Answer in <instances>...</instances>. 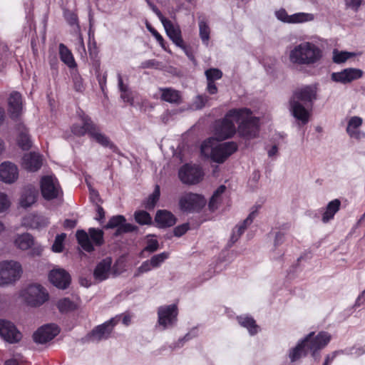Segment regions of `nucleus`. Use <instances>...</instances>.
<instances>
[{
    "instance_id": "1",
    "label": "nucleus",
    "mask_w": 365,
    "mask_h": 365,
    "mask_svg": "<svg viewBox=\"0 0 365 365\" xmlns=\"http://www.w3.org/2000/svg\"><path fill=\"white\" fill-rule=\"evenodd\" d=\"M331 338V335L327 331H320L317 335H315L314 331L310 332L290 350L289 356L291 361L294 362L306 356L309 352H311L315 360L318 359L317 351L324 348L329 343Z\"/></svg>"
},
{
    "instance_id": "2",
    "label": "nucleus",
    "mask_w": 365,
    "mask_h": 365,
    "mask_svg": "<svg viewBox=\"0 0 365 365\" xmlns=\"http://www.w3.org/2000/svg\"><path fill=\"white\" fill-rule=\"evenodd\" d=\"M228 115L238 123L237 132L240 137L250 140L258 136L259 132V119L252 115V111L247 108H232L229 110Z\"/></svg>"
},
{
    "instance_id": "3",
    "label": "nucleus",
    "mask_w": 365,
    "mask_h": 365,
    "mask_svg": "<svg viewBox=\"0 0 365 365\" xmlns=\"http://www.w3.org/2000/svg\"><path fill=\"white\" fill-rule=\"evenodd\" d=\"M81 124L74 123L71 126V132L76 136L82 137L87 134L89 138L101 145L110 149L115 148V145L110 141L109 138L101 133V128L96 125L91 118L83 113L80 115Z\"/></svg>"
},
{
    "instance_id": "4",
    "label": "nucleus",
    "mask_w": 365,
    "mask_h": 365,
    "mask_svg": "<svg viewBox=\"0 0 365 365\" xmlns=\"http://www.w3.org/2000/svg\"><path fill=\"white\" fill-rule=\"evenodd\" d=\"M322 58V51L311 42H303L294 46L289 55L290 62L296 65H312Z\"/></svg>"
},
{
    "instance_id": "5",
    "label": "nucleus",
    "mask_w": 365,
    "mask_h": 365,
    "mask_svg": "<svg viewBox=\"0 0 365 365\" xmlns=\"http://www.w3.org/2000/svg\"><path fill=\"white\" fill-rule=\"evenodd\" d=\"M78 245L87 252L94 251V246L101 247L104 242V232L99 228L91 227L88 232L78 230L76 233Z\"/></svg>"
},
{
    "instance_id": "6",
    "label": "nucleus",
    "mask_w": 365,
    "mask_h": 365,
    "mask_svg": "<svg viewBox=\"0 0 365 365\" xmlns=\"http://www.w3.org/2000/svg\"><path fill=\"white\" fill-rule=\"evenodd\" d=\"M204 175L202 167L196 164L185 163L180 167L178 171L180 181L188 185L200 183L203 180Z\"/></svg>"
},
{
    "instance_id": "7",
    "label": "nucleus",
    "mask_w": 365,
    "mask_h": 365,
    "mask_svg": "<svg viewBox=\"0 0 365 365\" xmlns=\"http://www.w3.org/2000/svg\"><path fill=\"white\" fill-rule=\"evenodd\" d=\"M22 273L21 265L13 260L0 262V286L12 284L18 280Z\"/></svg>"
},
{
    "instance_id": "8",
    "label": "nucleus",
    "mask_w": 365,
    "mask_h": 365,
    "mask_svg": "<svg viewBox=\"0 0 365 365\" xmlns=\"http://www.w3.org/2000/svg\"><path fill=\"white\" fill-rule=\"evenodd\" d=\"M179 207L183 212H200L206 205V200L202 195L187 192L179 199Z\"/></svg>"
},
{
    "instance_id": "9",
    "label": "nucleus",
    "mask_w": 365,
    "mask_h": 365,
    "mask_svg": "<svg viewBox=\"0 0 365 365\" xmlns=\"http://www.w3.org/2000/svg\"><path fill=\"white\" fill-rule=\"evenodd\" d=\"M228 114L229 110L224 118L215 122L213 132L217 140L222 141L231 138L236 133V127L232 120L233 116L228 115Z\"/></svg>"
},
{
    "instance_id": "10",
    "label": "nucleus",
    "mask_w": 365,
    "mask_h": 365,
    "mask_svg": "<svg viewBox=\"0 0 365 365\" xmlns=\"http://www.w3.org/2000/svg\"><path fill=\"white\" fill-rule=\"evenodd\" d=\"M26 302L31 307H39L48 299V293L40 284H31L24 291Z\"/></svg>"
},
{
    "instance_id": "11",
    "label": "nucleus",
    "mask_w": 365,
    "mask_h": 365,
    "mask_svg": "<svg viewBox=\"0 0 365 365\" xmlns=\"http://www.w3.org/2000/svg\"><path fill=\"white\" fill-rule=\"evenodd\" d=\"M178 309L175 304L161 306L158 309V322L163 329L173 327L178 321Z\"/></svg>"
},
{
    "instance_id": "12",
    "label": "nucleus",
    "mask_w": 365,
    "mask_h": 365,
    "mask_svg": "<svg viewBox=\"0 0 365 365\" xmlns=\"http://www.w3.org/2000/svg\"><path fill=\"white\" fill-rule=\"evenodd\" d=\"M40 184L41 195L45 200H51L58 197L61 187L55 176H43Z\"/></svg>"
},
{
    "instance_id": "13",
    "label": "nucleus",
    "mask_w": 365,
    "mask_h": 365,
    "mask_svg": "<svg viewBox=\"0 0 365 365\" xmlns=\"http://www.w3.org/2000/svg\"><path fill=\"white\" fill-rule=\"evenodd\" d=\"M106 230L116 228L115 236H119L124 233L136 232L138 227L130 223L126 222V219L123 215H118L111 217L108 223L104 226Z\"/></svg>"
},
{
    "instance_id": "14",
    "label": "nucleus",
    "mask_w": 365,
    "mask_h": 365,
    "mask_svg": "<svg viewBox=\"0 0 365 365\" xmlns=\"http://www.w3.org/2000/svg\"><path fill=\"white\" fill-rule=\"evenodd\" d=\"M120 317H115L105 322L102 324L98 325L93 329L88 334V336L92 340L101 341L110 337L114 327L118 324Z\"/></svg>"
},
{
    "instance_id": "15",
    "label": "nucleus",
    "mask_w": 365,
    "mask_h": 365,
    "mask_svg": "<svg viewBox=\"0 0 365 365\" xmlns=\"http://www.w3.org/2000/svg\"><path fill=\"white\" fill-rule=\"evenodd\" d=\"M238 149L237 143L225 142L214 146L212 153V160L217 163H223L230 155Z\"/></svg>"
},
{
    "instance_id": "16",
    "label": "nucleus",
    "mask_w": 365,
    "mask_h": 365,
    "mask_svg": "<svg viewBox=\"0 0 365 365\" xmlns=\"http://www.w3.org/2000/svg\"><path fill=\"white\" fill-rule=\"evenodd\" d=\"M60 332L59 327L54 324L40 327L34 334L33 340L37 344H46L54 339Z\"/></svg>"
},
{
    "instance_id": "17",
    "label": "nucleus",
    "mask_w": 365,
    "mask_h": 365,
    "mask_svg": "<svg viewBox=\"0 0 365 365\" xmlns=\"http://www.w3.org/2000/svg\"><path fill=\"white\" fill-rule=\"evenodd\" d=\"M22 113L23 101L21 94L18 91H13L8 98V113L9 118L15 122L20 121Z\"/></svg>"
},
{
    "instance_id": "18",
    "label": "nucleus",
    "mask_w": 365,
    "mask_h": 365,
    "mask_svg": "<svg viewBox=\"0 0 365 365\" xmlns=\"http://www.w3.org/2000/svg\"><path fill=\"white\" fill-rule=\"evenodd\" d=\"M0 336L6 341L14 344L19 342L22 337L21 333L11 322L0 319Z\"/></svg>"
},
{
    "instance_id": "19",
    "label": "nucleus",
    "mask_w": 365,
    "mask_h": 365,
    "mask_svg": "<svg viewBox=\"0 0 365 365\" xmlns=\"http://www.w3.org/2000/svg\"><path fill=\"white\" fill-rule=\"evenodd\" d=\"M364 71L359 68H349L339 72H334L331 75V79L336 83L346 84L363 76Z\"/></svg>"
},
{
    "instance_id": "20",
    "label": "nucleus",
    "mask_w": 365,
    "mask_h": 365,
    "mask_svg": "<svg viewBox=\"0 0 365 365\" xmlns=\"http://www.w3.org/2000/svg\"><path fill=\"white\" fill-rule=\"evenodd\" d=\"M50 282L58 289H65L71 284V276L63 269H54L49 272Z\"/></svg>"
},
{
    "instance_id": "21",
    "label": "nucleus",
    "mask_w": 365,
    "mask_h": 365,
    "mask_svg": "<svg viewBox=\"0 0 365 365\" xmlns=\"http://www.w3.org/2000/svg\"><path fill=\"white\" fill-rule=\"evenodd\" d=\"M155 226L160 229L173 227L177 222L176 217L167 210H158L154 218Z\"/></svg>"
},
{
    "instance_id": "22",
    "label": "nucleus",
    "mask_w": 365,
    "mask_h": 365,
    "mask_svg": "<svg viewBox=\"0 0 365 365\" xmlns=\"http://www.w3.org/2000/svg\"><path fill=\"white\" fill-rule=\"evenodd\" d=\"M19 177L17 166L11 162H4L0 165V180L6 183L15 182Z\"/></svg>"
},
{
    "instance_id": "23",
    "label": "nucleus",
    "mask_w": 365,
    "mask_h": 365,
    "mask_svg": "<svg viewBox=\"0 0 365 365\" xmlns=\"http://www.w3.org/2000/svg\"><path fill=\"white\" fill-rule=\"evenodd\" d=\"M164 29L170 39L179 48H185V43L179 26H175L170 20H165Z\"/></svg>"
},
{
    "instance_id": "24",
    "label": "nucleus",
    "mask_w": 365,
    "mask_h": 365,
    "mask_svg": "<svg viewBox=\"0 0 365 365\" xmlns=\"http://www.w3.org/2000/svg\"><path fill=\"white\" fill-rule=\"evenodd\" d=\"M22 165L28 171L36 172L42 166L41 156L34 152L25 154L22 158Z\"/></svg>"
},
{
    "instance_id": "25",
    "label": "nucleus",
    "mask_w": 365,
    "mask_h": 365,
    "mask_svg": "<svg viewBox=\"0 0 365 365\" xmlns=\"http://www.w3.org/2000/svg\"><path fill=\"white\" fill-rule=\"evenodd\" d=\"M290 109L293 116L300 120L303 124H306L309 121V111L298 101L290 99Z\"/></svg>"
},
{
    "instance_id": "26",
    "label": "nucleus",
    "mask_w": 365,
    "mask_h": 365,
    "mask_svg": "<svg viewBox=\"0 0 365 365\" xmlns=\"http://www.w3.org/2000/svg\"><path fill=\"white\" fill-rule=\"evenodd\" d=\"M363 119L359 116L351 117L347 124L346 133L348 135L353 138L360 140L361 138L365 136V134L360 131L359 128L362 125Z\"/></svg>"
},
{
    "instance_id": "27",
    "label": "nucleus",
    "mask_w": 365,
    "mask_h": 365,
    "mask_svg": "<svg viewBox=\"0 0 365 365\" xmlns=\"http://www.w3.org/2000/svg\"><path fill=\"white\" fill-rule=\"evenodd\" d=\"M257 214V210H255L250 213L248 217L242 222V223L235 227V230H233L232 234L231 235L229 246H232L234 243H235L240 237L244 233L245 230L247 227L253 222V220L256 217Z\"/></svg>"
},
{
    "instance_id": "28",
    "label": "nucleus",
    "mask_w": 365,
    "mask_h": 365,
    "mask_svg": "<svg viewBox=\"0 0 365 365\" xmlns=\"http://www.w3.org/2000/svg\"><path fill=\"white\" fill-rule=\"evenodd\" d=\"M317 92L315 88L311 86H306L303 88L297 89L291 99L301 101L302 102H311L316 98Z\"/></svg>"
},
{
    "instance_id": "29",
    "label": "nucleus",
    "mask_w": 365,
    "mask_h": 365,
    "mask_svg": "<svg viewBox=\"0 0 365 365\" xmlns=\"http://www.w3.org/2000/svg\"><path fill=\"white\" fill-rule=\"evenodd\" d=\"M111 267V259L107 257L103 259L96 265L94 271H93V277L94 278L99 281L102 282L106 279L108 277V272Z\"/></svg>"
},
{
    "instance_id": "30",
    "label": "nucleus",
    "mask_w": 365,
    "mask_h": 365,
    "mask_svg": "<svg viewBox=\"0 0 365 365\" xmlns=\"http://www.w3.org/2000/svg\"><path fill=\"white\" fill-rule=\"evenodd\" d=\"M58 51L60 58L63 63L71 69L77 68V63L71 51L65 44L62 43L59 44Z\"/></svg>"
},
{
    "instance_id": "31",
    "label": "nucleus",
    "mask_w": 365,
    "mask_h": 365,
    "mask_svg": "<svg viewBox=\"0 0 365 365\" xmlns=\"http://www.w3.org/2000/svg\"><path fill=\"white\" fill-rule=\"evenodd\" d=\"M162 101L170 103L180 104L181 103L180 93L172 88H160Z\"/></svg>"
},
{
    "instance_id": "32",
    "label": "nucleus",
    "mask_w": 365,
    "mask_h": 365,
    "mask_svg": "<svg viewBox=\"0 0 365 365\" xmlns=\"http://www.w3.org/2000/svg\"><path fill=\"white\" fill-rule=\"evenodd\" d=\"M341 201L339 199H334L330 201L322 214V220L324 223H327L332 219L335 214L340 210Z\"/></svg>"
},
{
    "instance_id": "33",
    "label": "nucleus",
    "mask_w": 365,
    "mask_h": 365,
    "mask_svg": "<svg viewBox=\"0 0 365 365\" xmlns=\"http://www.w3.org/2000/svg\"><path fill=\"white\" fill-rule=\"evenodd\" d=\"M18 129L22 130L17 137V144L23 150H29L32 146V142L29 135L28 130L22 123L18 125Z\"/></svg>"
},
{
    "instance_id": "34",
    "label": "nucleus",
    "mask_w": 365,
    "mask_h": 365,
    "mask_svg": "<svg viewBox=\"0 0 365 365\" xmlns=\"http://www.w3.org/2000/svg\"><path fill=\"white\" fill-rule=\"evenodd\" d=\"M238 323L243 327L246 328L251 335L256 334L259 327L257 324L256 321L250 316H239L237 317Z\"/></svg>"
},
{
    "instance_id": "35",
    "label": "nucleus",
    "mask_w": 365,
    "mask_h": 365,
    "mask_svg": "<svg viewBox=\"0 0 365 365\" xmlns=\"http://www.w3.org/2000/svg\"><path fill=\"white\" fill-rule=\"evenodd\" d=\"M36 200V193L31 188L25 189L21 194L20 205L23 207H29Z\"/></svg>"
},
{
    "instance_id": "36",
    "label": "nucleus",
    "mask_w": 365,
    "mask_h": 365,
    "mask_svg": "<svg viewBox=\"0 0 365 365\" xmlns=\"http://www.w3.org/2000/svg\"><path fill=\"white\" fill-rule=\"evenodd\" d=\"M58 311L62 313H68L77 309V304L71 300L68 297H64L59 299L56 303Z\"/></svg>"
},
{
    "instance_id": "37",
    "label": "nucleus",
    "mask_w": 365,
    "mask_h": 365,
    "mask_svg": "<svg viewBox=\"0 0 365 365\" xmlns=\"http://www.w3.org/2000/svg\"><path fill=\"white\" fill-rule=\"evenodd\" d=\"M15 244L19 249L26 250L34 245V237L29 233L22 234L15 240Z\"/></svg>"
},
{
    "instance_id": "38",
    "label": "nucleus",
    "mask_w": 365,
    "mask_h": 365,
    "mask_svg": "<svg viewBox=\"0 0 365 365\" xmlns=\"http://www.w3.org/2000/svg\"><path fill=\"white\" fill-rule=\"evenodd\" d=\"M135 221L140 225H151V215L145 210H137L134 212Z\"/></svg>"
},
{
    "instance_id": "39",
    "label": "nucleus",
    "mask_w": 365,
    "mask_h": 365,
    "mask_svg": "<svg viewBox=\"0 0 365 365\" xmlns=\"http://www.w3.org/2000/svg\"><path fill=\"white\" fill-rule=\"evenodd\" d=\"M199 33L203 44L207 46L210 40V29L204 20L199 21Z\"/></svg>"
},
{
    "instance_id": "40",
    "label": "nucleus",
    "mask_w": 365,
    "mask_h": 365,
    "mask_svg": "<svg viewBox=\"0 0 365 365\" xmlns=\"http://www.w3.org/2000/svg\"><path fill=\"white\" fill-rule=\"evenodd\" d=\"M160 186L156 185L154 191L151 195L148 196L145 202V207L148 210H152L155 207V205L157 204L158 201L160 199Z\"/></svg>"
},
{
    "instance_id": "41",
    "label": "nucleus",
    "mask_w": 365,
    "mask_h": 365,
    "mask_svg": "<svg viewBox=\"0 0 365 365\" xmlns=\"http://www.w3.org/2000/svg\"><path fill=\"white\" fill-rule=\"evenodd\" d=\"M214 147L212 146V142L210 139H207L202 142L200 146L201 155L212 160V153Z\"/></svg>"
},
{
    "instance_id": "42",
    "label": "nucleus",
    "mask_w": 365,
    "mask_h": 365,
    "mask_svg": "<svg viewBox=\"0 0 365 365\" xmlns=\"http://www.w3.org/2000/svg\"><path fill=\"white\" fill-rule=\"evenodd\" d=\"M205 75L207 80L217 81L222 78L223 73L219 68H210L205 71Z\"/></svg>"
},
{
    "instance_id": "43",
    "label": "nucleus",
    "mask_w": 365,
    "mask_h": 365,
    "mask_svg": "<svg viewBox=\"0 0 365 365\" xmlns=\"http://www.w3.org/2000/svg\"><path fill=\"white\" fill-rule=\"evenodd\" d=\"M351 56V53L334 50L333 52V61L336 63H341L348 60Z\"/></svg>"
},
{
    "instance_id": "44",
    "label": "nucleus",
    "mask_w": 365,
    "mask_h": 365,
    "mask_svg": "<svg viewBox=\"0 0 365 365\" xmlns=\"http://www.w3.org/2000/svg\"><path fill=\"white\" fill-rule=\"evenodd\" d=\"M66 237L65 233L58 235L52 245V250L55 252H61L63 250V241Z\"/></svg>"
},
{
    "instance_id": "45",
    "label": "nucleus",
    "mask_w": 365,
    "mask_h": 365,
    "mask_svg": "<svg viewBox=\"0 0 365 365\" xmlns=\"http://www.w3.org/2000/svg\"><path fill=\"white\" fill-rule=\"evenodd\" d=\"M168 257L169 254L165 252L153 256L150 259L153 264V268L160 267V264L168 258Z\"/></svg>"
},
{
    "instance_id": "46",
    "label": "nucleus",
    "mask_w": 365,
    "mask_h": 365,
    "mask_svg": "<svg viewBox=\"0 0 365 365\" xmlns=\"http://www.w3.org/2000/svg\"><path fill=\"white\" fill-rule=\"evenodd\" d=\"M309 14L305 13H297L290 15L289 24L302 23L309 20Z\"/></svg>"
},
{
    "instance_id": "47",
    "label": "nucleus",
    "mask_w": 365,
    "mask_h": 365,
    "mask_svg": "<svg viewBox=\"0 0 365 365\" xmlns=\"http://www.w3.org/2000/svg\"><path fill=\"white\" fill-rule=\"evenodd\" d=\"M147 29L152 34V35L155 38L159 44L165 50V41L163 36L158 32V31L152 26V25L147 22L146 23Z\"/></svg>"
},
{
    "instance_id": "48",
    "label": "nucleus",
    "mask_w": 365,
    "mask_h": 365,
    "mask_svg": "<svg viewBox=\"0 0 365 365\" xmlns=\"http://www.w3.org/2000/svg\"><path fill=\"white\" fill-rule=\"evenodd\" d=\"M159 248V243L158 241L155 239H150L148 240L146 242V246L144 247V249L142 251V253L145 252H148L150 253L155 252L157 251Z\"/></svg>"
},
{
    "instance_id": "49",
    "label": "nucleus",
    "mask_w": 365,
    "mask_h": 365,
    "mask_svg": "<svg viewBox=\"0 0 365 365\" xmlns=\"http://www.w3.org/2000/svg\"><path fill=\"white\" fill-rule=\"evenodd\" d=\"M64 17L67 23L70 26H75L78 24V18L76 13L71 11H67L64 13Z\"/></svg>"
},
{
    "instance_id": "50",
    "label": "nucleus",
    "mask_w": 365,
    "mask_h": 365,
    "mask_svg": "<svg viewBox=\"0 0 365 365\" xmlns=\"http://www.w3.org/2000/svg\"><path fill=\"white\" fill-rule=\"evenodd\" d=\"M4 365H29V362L24 359L21 355H16L14 358L8 359Z\"/></svg>"
},
{
    "instance_id": "51",
    "label": "nucleus",
    "mask_w": 365,
    "mask_h": 365,
    "mask_svg": "<svg viewBox=\"0 0 365 365\" xmlns=\"http://www.w3.org/2000/svg\"><path fill=\"white\" fill-rule=\"evenodd\" d=\"M209 101V97L206 95H198L196 96L194 103L197 109L202 108Z\"/></svg>"
},
{
    "instance_id": "52",
    "label": "nucleus",
    "mask_w": 365,
    "mask_h": 365,
    "mask_svg": "<svg viewBox=\"0 0 365 365\" xmlns=\"http://www.w3.org/2000/svg\"><path fill=\"white\" fill-rule=\"evenodd\" d=\"M190 229L188 223H184L175 227L173 230V234L175 237H181L185 235Z\"/></svg>"
},
{
    "instance_id": "53",
    "label": "nucleus",
    "mask_w": 365,
    "mask_h": 365,
    "mask_svg": "<svg viewBox=\"0 0 365 365\" xmlns=\"http://www.w3.org/2000/svg\"><path fill=\"white\" fill-rule=\"evenodd\" d=\"M344 3L346 8L357 12L362 4V0H344Z\"/></svg>"
},
{
    "instance_id": "54",
    "label": "nucleus",
    "mask_w": 365,
    "mask_h": 365,
    "mask_svg": "<svg viewBox=\"0 0 365 365\" xmlns=\"http://www.w3.org/2000/svg\"><path fill=\"white\" fill-rule=\"evenodd\" d=\"M275 16L277 18V19L282 22L289 23V21L290 15H288L286 10L283 8L279 9L278 11H276Z\"/></svg>"
},
{
    "instance_id": "55",
    "label": "nucleus",
    "mask_w": 365,
    "mask_h": 365,
    "mask_svg": "<svg viewBox=\"0 0 365 365\" xmlns=\"http://www.w3.org/2000/svg\"><path fill=\"white\" fill-rule=\"evenodd\" d=\"M73 81L74 84V89L76 91L82 92L84 89V87L83 83V78H81V76L78 74L74 75L73 76Z\"/></svg>"
},
{
    "instance_id": "56",
    "label": "nucleus",
    "mask_w": 365,
    "mask_h": 365,
    "mask_svg": "<svg viewBox=\"0 0 365 365\" xmlns=\"http://www.w3.org/2000/svg\"><path fill=\"white\" fill-rule=\"evenodd\" d=\"M10 205L9 200L7 195L4 193L0 192V212L6 210Z\"/></svg>"
},
{
    "instance_id": "57",
    "label": "nucleus",
    "mask_w": 365,
    "mask_h": 365,
    "mask_svg": "<svg viewBox=\"0 0 365 365\" xmlns=\"http://www.w3.org/2000/svg\"><path fill=\"white\" fill-rule=\"evenodd\" d=\"M120 98L125 103H129L130 106L134 104V98L131 91L128 90L120 93Z\"/></svg>"
},
{
    "instance_id": "58",
    "label": "nucleus",
    "mask_w": 365,
    "mask_h": 365,
    "mask_svg": "<svg viewBox=\"0 0 365 365\" xmlns=\"http://www.w3.org/2000/svg\"><path fill=\"white\" fill-rule=\"evenodd\" d=\"M220 200L221 198L212 195L208 203L209 210L212 212L217 210Z\"/></svg>"
},
{
    "instance_id": "59",
    "label": "nucleus",
    "mask_w": 365,
    "mask_h": 365,
    "mask_svg": "<svg viewBox=\"0 0 365 365\" xmlns=\"http://www.w3.org/2000/svg\"><path fill=\"white\" fill-rule=\"evenodd\" d=\"M206 91L210 94H216L218 91V88L216 86L215 81L207 80V88Z\"/></svg>"
},
{
    "instance_id": "60",
    "label": "nucleus",
    "mask_w": 365,
    "mask_h": 365,
    "mask_svg": "<svg viewBox=\"0 0 365 365\" xmlns=\"http://www.w3.org/2000/svg\"><path fill=\"white\" fill-rule=\"evenodd\" d=\"M31 220L33 222V224L31 225V227L34 228H39L41 226H45L46 225L43 222V219L38 216H32L31 217Z\"/></svg>"
},
{
    "instance_id": "61",
    "label": "nucleus",
    "mask_w": 365,
    "mask_h": 365,
    "mask_svg": "<svg viewBox=\"0 0 365 365\" xmlns=\"http://www.w3.org/2000/svg\"><path fill=\"white\" fill-rule=\"evenodd\" d=\"M158 66V62L155 59H150L145 61H143L140 63V68H150L157 67Z\"/></svg>"
},
{
    "instance_id": "62",
    "label": "nucleus",
    "mask_w": 365,
    "mask_h": 365,
    "mask_svg": "<svg viewBox=\"0 0 365 365\" xmlns=\"http://www.w3.org/2000/svg\"><path fill=\"white\" fill-rule=\"evenodd\" d=\"M153 268V264H151L150 260H146L142 263V264L138 268V272L140 273H144L149 272Z\"/></svg>"
},
{
    "instance_id": "63",
    "label": "nucleus",
    "mask_w": 365,
    "mask_h": 365,
    "mask_svg": "<svg viewBox=\"0 0 365 365\" xmlns=\"http://www.w3.org/2000/svg\"><path fill=\"white\" fill-rule=\"evenodd\" d=\"M97 80L98 81L101 90L104 91V88L106 86L107 73H104L102 75L101 73H98Z\"/></svg>"
},
{
    "instance_id": "64",
    "label": "nucleus",
    "mask_w": 365,
    "mask_h": 365,
    "mask_svg": "<svg viewBox=\"0 0 365 365\" xmlns=\"http://www.w3.org/2000/svg\"><path fill=\"white\" fill-rule=\"evenodd\" d=\"M284 241V235L280 232L276 233L274 245L275 247L281 245Z\"/></svg>"
}]
</instances>
